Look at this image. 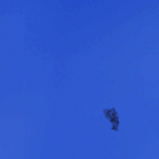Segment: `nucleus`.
Returning a JSON list of instances; mask_svg holds the SVG:
<instances>
[{
    "mask_svg": "<svg viewBox=\"0 0 159 159\" xmlns=\"http://www.w3.org/2000/svg\"><path fill=\"white\" fill-rule=\"evenodd\" d=\"M112 115L113 117H111V122L114 124H117L118 123V121L117 120V117L116 115H114L113 114H112Z\"/></svg>",
    "mask_w": 159,
    "mask_h": 159,
    "instance_id": "obj_1",
    "label": "nucleus"
},
{
    "mask_svg": "<svg viewBox=\"0 0 159 159\" xmlns=\"http://www.w3.org/2000/svg\"><path fill=\"white\" fill-rule=\"evenodd\" d=\"M112 129H114L115 130H116V127L115 125H114L113 126V127H112Z\"/></svg>",
    "mask_w": 159,
    "mask_h": 159,
    "instance_id": "obj_2",
    "label": "nucleus"
},
{
    "mask_svg": "<svg viewBox=\"0 0 159 159\" xmlns=\"http://www.w3.org/2000/svg\"><path fill=\"white\" fill-rule=\"evenodd\" d=\"M111 112V110H109L108 111V112L107 113V115H108V113Z\"/></svg>",
    "mask_w": 159,
    "mask_h": 159,
    "instance_id": "obj_3",
    "label": "nucleus"
},
{
    "mask_svg": "<svg viewBox=\"0 0 159 159\" xmlns=\"http://www.w3.org/2000/svg\"><path fill=\"white\" fill-rule=\"evenodd\" d=\"M111 115L110 114L109 115V116H111Z\"/></svg>",
    "mask_w": 159,
    "mask_h": 159,
    "instance_id": "obj_4",
    "label": "nucleus"
}]
</instances>
